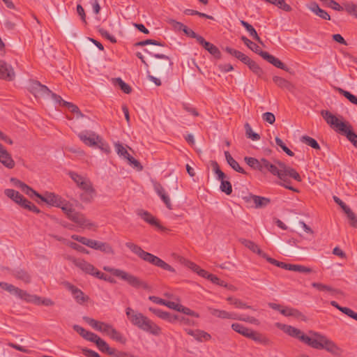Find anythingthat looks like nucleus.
<instances>
[{
    "label": "nucleus",
    "mask_w": 357,
    "mask_h": 357,
    "mask_svg": "<svg viewBox=\"0 0 357 357\" xmlns=\"http://www.w3.org/2000/svg\"><path fill=\"white\" fill-rule=\"evenodd\" d=\"M278 328L282 329L289 335L296 337L316 349H325L333 355L340 356L343 350L340 348L333 341L328 339L326 336L319 333L310 331L312 337L305 335L300 329L291 326L277 324Z\"/></svg>",
    "instance_id": "f257e3e1"
},
{
    "label": "nucleus",
    "mask_w": 357,
    "mask_h": 357,
    "mask_svg": "<svg viewBox=\"0 0 357 357\" xmlns=\"http://www.w3.org/2000/svg\"><path fill=\"white\" fill-rule=\"evenodd\" d=\"M126 314L130 323L139 329L155 336L161 333V328L142 313L128 307Z\"/></svg>",
    "instance_id": "f03ea898"
},
{
    "label": "nucleus",
    "mask_w": 357,
    "mask_h": 357,
    "mask_svg": "<svg viewBox=\"0 0 357 357\" xmlns=\"http://www.w3.org/2000/svg\"><path fill=\"white\" fill-rule=\"evenodd\" d=\"M321 116L333 129L345 135L353 145L357 147V135L352 130L351 126L348 122L340 121L338 117L328 110L321 111Z\"/></svg>",
    "instance_id": "7ed1b4c3"
},
{
    "label": "nucleus",
    "mask_w": 357,
    "mask_h": 357,
    "mask_svg": "<svg viewBox=\"0 0 357 357\" xmlns=\"http://www.w3.org/2000/svg\"><path fill=\"white\" fill-rule=\"evenodd\" d=\"M321 116L333 129L345 135L353 145L357 147V135L352 130L351 126L348 122L340 121L338 117L328 110L321 111Z\"/></svg>",
    "instance_id": "20e7f679"
},
{
    "label": "nucleus",
    "mask_w": 357,
    "mask_h": 357,
    "mask_svg": "<svg viewBox=\"0 0 357 357\" xmlns=\"http://www.w3.org/2000/svg\"><path fill=\"white\" fill-rule=\"evenodd\" d=\"M244 160L248 166L255 170L259 171L263 174L271 173L278 178L281 177L280 167L277 163V162H281L279 160L273 159L270 161L265 158L257 159L252 157H245Z\"/></svg>",
    "instance_id": "39448f33"
},
{
    "label": "nucleus",
    "mask_w": 357,
    "mask_h": 357,
    "mask_svg": "<svg viewBox=\"0 0 357 357\" xmlns=\"http://www.w3.org/2000/svg\"><path fill=\"white\" fill-rule=\"evenodd\" d=\"M103 270L112 273L113 275L127 282L130 285L135 288H147V284L142 281L139 278L126 272L125 271L111 268L109 266H104Z\"/></svg>",
    "instance_id": "423d86ee"
},
{
    "label": "nucleus",
    "mask_w": 357,
    "mask_h": 357,
    "mask_svg": "<svg viewBox=\"0 0 357 357\" xmlns=\"http://www.w3.org/2000/svg\"><path fill=\"white\" fill-rule=\"evenodd\" d=\"M231 328L236 333L242 335L243 336L250 338L256 342L261 343L263 344H268L270 343L269 339H268L264 335L253 331L251 328L244 326L243 325L238 323H233L231 326Z\"/></svg>",
    "instance_id": "0eeeda50"
},
{
    "label": "nucleus",
    "mask_w": 357,
    "mask_h": 357,
    "mask_svg": "<svg viewBox=\"0 0 357 357\" xmlns=\"http://www.w3.org/2000/svg\"><path fill=\"white\" fill-rule=\"evenodd\" d=\"M78 137L82 142L89 146H98L105 152L109 151L108 145L94 132L85 130L79 133Z\"/></svg>",
    "instance_id": "6e6552de"
},
{
    "label": "nucleus",
    "mask_w": 357,
    "mask_h": 357,
    "mask_svg": "<svg viewBox=\"0 0 357 357\" xmlns=\"http://www.w3.org/2000/svg\"><path fill=\"white\" fill-rule=\"evenodd\" d=\"M211 166L217 176V179L221 181L220 187L221 191L228 195H230L232 192V187L229 181L225 180L226 178L225 174L220 169L219 165L216 161H211Z\"/></svg>",
    "instance_id": "1a4fd4ad"
},
{
    "label": "nucleus",
    "mask_w": 357,
    "mask_h": 357,
    "mask_svg": "<svg viewBox=\"0 0 357 357\" xmlns=\"http://www.w3.org/2000/svg\"><path fill=\"white\" fill-rule=\"evenodd\" d=\"M83 192L79 195L80 200L84 203H90L96 195V191L90 179L88 178L79 188Z\"/></svg>",
    "instance_id": "9d476101"
},
{
    "label": "nucleus",
    "mask_w": 357,
    "mask_h": 357,
    "mask_svg": "<svg viewBox=\"0 0 357 357\" xmlns=\"http://www.w3.org/2000/svg\"><path fill=\"white\" fill-rule=\"evenodd\" d=\"M68 219L82 229H91L97 227L96 223L86 218L83 213L76 211L73 212Z\"/></svg>",
    "instance_id": "9b49d317"
},
{
    "label": "nucleus",
    "mask_w": 357,
    "mask_h": 357,
    "mask_svg": "<svg viewBox=\"0 0 357 357\" xmlns=\"http://www.w3.org/2000/svg\"><path fill=\"white\" fill-rule=\"evenodd\" d=\"M36 197L40 199L42 202H45L48 205L55 206L61 205V197L54 194V192H45L44 195H40L35 190V193H32V198Z\"/></svg>",
    "instance_id": "f8f14e48"
},
{
    "label": "nucleus",
    "mask_w": 357,
    "mask_h": 357,
    "mask_svg": "<svg viewBox=\"0 0 357 357\" xmlns=\"http://www.w3.org/2000/svg\"><path fill=\"white\" fill-rule=\"evenodd\" d=\"M153 56L157 59H163V62L156 61L154 63V68L157 73L161 74L164 73H167L169 69L172 68V62L170 58L162 54H152Z\"/></svg>",
    "instance_id": "ddd939ff"
},
{
    "label": "nucleus",
    "mask_w": 357,
    "mask_h": 357,
    "mask_svg": "<svg viewBox=\"0 0 357 357\" xmlns=\"http://www.w3.org/2000/svg\"><path fill=\"white\" fill-rule=\"evenodd\" d=\"M27 87L29 91L36 97L49 96L51 93V91L48 89L47 86L40 84L38 81L36 80H29Z\"/></svg>",
    "instance_id": "4468645a"
},
{
    "label": "nucleus",
    "mask_w": 357,
    "mask_h": 357,
    "mask_svg": "<svg viewBox=\"0 0 357 357\" xmlns=\"http://www.w3.org/2000/svg\"><path fill=\"white\" fill-rule=\"evenodd\" d=\"M63 285L68 290L71 292L74 299L77 303L82 305L89 301V297L85 295L80 289L77 288L68 282H64Z\"/></svg>",
    "instance_id": "2eb2a0df"
},
{
    "label": "nucleus",
    "mask_w": 357,
    "mask_h": 357,
    "mask_svg": "<svg viewBox=\"0 0 357 357\" xmlns=\"http://www.w3.org/2000/svg\"><path fill=\"white\" fill-rule=\"evenodd\" d=\"M83 319L96 331L104 333L107 335L113 328V326L111 324L97 321L89 317H84Z\"/></svg>",
    "instance_id": "dca6fc26"
},
{
    "label": "nucleus",
    "mask_w": 357,
    "mask_h": 357,
    "mask_svg": "<svg viewBox=\"0 0 357 357\" xmlns=\"http://www.w3.org/2000/svg\"><path fill=\"white\" fill-rule=\"evenodd\" d=\"M278 164L279 167H280V171L282 175L281 177H279V178L282 181H286V177L289 176L291 178H293L297 181H301V177L299 175V174L293 168L287 166L284 162H277Z\"/></svg>",
    "instance_id": "f3484780"
},
{
    "label": "nucleus",
    "mask_w": 357,
    "mask_h": 357,
    "mask_svg": "<svg viewBox=\"0 0 357 357\" xmlns=\"http://www.w3.org/2000/svg\"><path fill=\"white\" fill-rule=\"evenodd\" d=\"M69 259L73 262V264L84 272L86 274H89L93 275L96 271V268L94 267L93 265L85 261L83 259H77L75 257H70Z\"/></svg>",
    "instance_id": "a211bd4d"
},
{
    "label": "nucleus",
    "mask_w": 357,
    "mask_h": 357,
    "mask_svg": "<svg viewBox=\"0 0 357 357\" xmlns=\"http://www.w3.org/2000/svg\"><path fill=\"white\" fill-rule=\"evenodd\" d=\"M15 76V74L12 66L0 59V79L11 81Z\"/></svg>",
    "instance_id": "6ab92c4d"
},
{
    "label": "nucleus",
    "mask_w": 357,
    "mask_h": 357,
    "mask_svg": "<svg viewBox=\"0 0 357 357\" xmlns=\"http://www.w3.org/2000/svg\"><path fill=\"white\" fill-rule=\"evenodd\" d=\"M153 188L157 193V195L160 197L162 201L164 202L165 206L168 209H172V204L171 203V200L169 197L167 195L165 188L162 187V185L157 182H153Z\"/></svg>",
    "instance_id": "aec40b11"
},
{
    "label": "nucleus",
    "mask_w": 357,
    "mask_h": 357,
    "mask_svg": "<svg viewBox=\"0 0 357 357\" xmlns=\"http://www.w3.org/2000/svg\"><path fill=\"white\" fill-rule=\"evenodd\" d=\"M149 310L150 312H153L154 314H155L157 317L162 319L166 320L172 324L177 322V314H171L169 312L162 311L160 309L151 307H150Z\"/></svg>",
    "instance_id": "412c9836"
},
{
    "label": "nucleus",
    "mask_w": 357,
    "mask_h": 357,
    "mask_svg": "<svg viewBox=\"0 0 357 357\" xmlns=\"http://www.w3.org/2000/svg\"><path fill=\"white\" fill-rule=\"evenodd\" d=\"M0 162L8 169L15 167V161L3 145H0Z\"/></svg>",
    "instance_id": "4be33fe9"
},
{
    "label": "nucleus",
    "mask_w": 357,
    "mask_h": 357,
    "mask_svg": "<svg viewBox=\"0 0 357 357\" xmlns=\"http://www.w3.org/2000/svg\"><path fill=\"white\" fill-rule=\"evenodd\" d=\"M207 310L213 316L220 319L236 320V318H237L236 314L226 310L215 309L211 307H208Z\"/></svg>",
    "instance_id": "5701e85b"
},
{
    "label": "nucleus",
    "mask_w": 357,
    "mask_h": 357,
    "mask_svg": "<svg viewBox=\"0 0 357 357\" xmlns=\"http://www.w3.org/2000/svg\"><path fill=\"white\" fill-rule=\"evenodd\" d=\"M259 55L265 60H266L268 63H271L274 66L278 68L284 70L285 71H288V67L283 63L280 59L270 54L267 52H260Z\"/></svg>",
    "instance_id": "b1692460"
},
{
    "label": "nucleus",
    "mask_w": 357,
    "mask_h": 357,
    "mask_svg": "<svg viewBox=\"0 0 357 357\" xmlns=\"http://www.w3.org/2000/svg\"><path fill=\"white\" fill-rule=\"evenodd\" d=\"M71 238L77 241L79 243H81L83 245H85L91 248H93L94 250H99L100 245L101 244V241L87 238L84 236H78L76 234H73L71 236Z\"/></svg>",
    "instance_id": "393cba45"
},
{
    "label": "nucleus",
    "mask_w": 357,
    "mask_h": 357,
    "mask_svg": "<svg viewBox=\"0 0 357 357\" xmlns=\"http://www.w3.org/2000/svg\"><path fill=\"white\" fill-rule=\"evenodd\" d=\"M185 331L187 334L192 336L196 340L199 342H202L203 340L208 341L211 338V335L209 333L202 330H192L185 328Z\"/></svg>",
    "instance_id": "a878e982"
},
{
    "label": "nucleus",
    "mask_w": 357,
    "mask_h": 357,
    "mask_svg": "<svg viewBox=\"0 0 357 357\" xmlns=\"http://www.w3.org/2000/svg\"><path fill=\"white\" fill-rule=\"evenodd\" d=\"M247 201L253 202L256 208H264L271 203L269 198L253 195L247 197Z\"/></svg>",
    "instance_id": "bb28decb"
},
{
    "label": "nucleus",
    "mask_w": 357,
    "mask_h": 357,
    "mask_svg": "<svg viewBox=\"0 0 357 357\" xmlns=\"http://www.w3.org/2000/svg\"><path fill=\"white\" fill-rule=\"evenodd\" d=\"M240 242L243 245H245L246 248L250 249L251 251L257 253V255H259L260 257H263L264 259H266V258L267 257L268 255L266 253H265L264 251H262L259 248V246L256 243H255L253 241H251L250 240H247L245 238H241V239H240Z\"/></svg>",
    "instance_id": "cd10ccee"
},
{
    "label": "nucleus",
    "mask_w": 357,
    "mask_h": 357,
    "mask_svg": "<svg viewBox=\"0 0 357 357\" xmlns=\"http://www.w3.org/2000/svg\"><path fill=\"white\" fill-rule=\"evenodd\" d=\"M137 214L151 225L155 226L158 228H161V226L158 220L149 212L143 209H138L137 211Z\"/></svg>",
    "instance_id": "c85d7f7f"
},
{
    "label": "nucleus",
    "mask_w": 357,
    "mask_h": 357,
    "mask_svg": "<svg viewBox=\"0 0 357 357\" xmlns=\"http://www.w3.org/2000/svg\"><path fill=\"white\" fill-rule=\"evenodd\" d=\"M10 181L14 186L19 188L24 193L32 198V193H35V190L33 188L17 178H11Z\"/></svg>",
    "instance_id": "c756f323"
},
{
    "label": "nucleus",
    "mask_w": 357,
    "mask_h": 357,
    "mask_svg": "<svg viewBox=\"0 0 357 357\" xmlns=\"http://www.w3.org/2000/svg\"><path fill=\"white\" fill-rule=\"evenodd\" d=\"M308 8L312 12H313L315 15H317V16L321 17V19L326 20H331V17L328 15V13L326 11H325L324 10L320 8L319 5L317 3H315V2L311 3L308 6Z\"/></svg>",
    "instance_id": "7c9ffc66"
},
{
    "label": "nucleus",
    "mask_w": 357,
    "mask_h": 357,
    "mask_svg": "<svg viewBox=\"0 0 357 357\" xmlns=\"http://www.w3.org/2000/svg\"><path fill=\"white\" fill-rule=\"evenodd\" d=\"M225 155L226 160L228 163V165L235 171L237 172L246 174V172L244 171V169L239 165L238 162L235 160L233 157L231 155L229 151H225Z\"/></svg>",
    "instance_id": "2f4dec72"
},
{
    "label": "nucleus",
    "mask_w": 357,
    "mask_h": 357,
    "mask_svg": "<svg viewBox=\"0 0 357 357\" xmlns=\"http://www.w3.org/2000/svg\"><path fill=\"white\" fill-rule=\"evenodd\" d=\"M226 300L229 302V304L233 305L236 308L256 310L252 306L247 305V303L239 298L229 296L227 297Z\"/></svg>",
    "instance_id": "473e14b6"
},
{
    "label": "nucleus",
    "mask_w": 357,
    "mask_h": 357,
    "mask_svg": "<svg viewBox=\"0 0 357 357\" xmlns=\"http://www.w3.org/2000/svg\"><path fill=\"white\" fill-rule=\"evenodd\" d=\"M97 347L102 352L107 353L108 355L114 356L116 350L109 346V344L102 339L99 337L96 343Z\"/></svg>",
    "instance_id": "72a5a7b5"
},
{
    "label": "nucleus",
    "mask_w": 357,
    "mask_h": 357,
    "mask_svg": "<svg viewBox=\"0 0 357 357\" xmlns=\"http://www.w3.org/2000/svg\"><path fill=\"white\" fill-rule=\"evenodd\" d=\"M4 194L18 205L21 204L24 198L18 191L13 189H6Z\"/></svg>",
    "instance_id": "f704fd0d"
},
{
    "label": "nucleus",
    "mask_w": 357,
    "mask_h": 357,
    "mask_svg": "<svg viewBox=\"0 0 357 357\" xmlns=\"http://www.w3.org/2000/svg\"><path fill=\"white\" fill-rule=\"evenodd\" d=\"M240 22H241V25L247 30V31L249 33L250 36L253 39L257 40L258 43L263 44V42L261 40V38H259V36H258L256 30L251 24H250L248 22H247L244 20H241Z\"/></svg>",
    "instance_id": "c9c22d12"
},
{
    "label": "nucleus",
    "mask_w": 357,
    "mask_h": 357,
    "mask_svg": "<svg viewBox=\"0 0 357 357\" xmlns=\"http://www.w3.org/2000/svg\"><path fill=\"white\" fill-rule=\"evenodd\" d=\"M61 205L56 206V207L60 208L62 211L66 214L68 218L73 213L75 209L73 207V205L66 199L61 198Z\"/></svg>",
    "instance_id": "e433bc0d"
},
{
    "label": "nucleus",
    "mask_w": 357,
    "mask_h": 357,
    "mask_svg": "<svg viewBox=\"0 0 357 357\" xmlns=\"http://www.w3.org/2000/svg\"><path fill=\"white\" fill-rule=\"evenodd\" d=\"M225 50L229 53V54L234 56V57L237 58L240 61H241L243 63H248L249 61L250 57L246 56L245 54L242 53L241 52L236 50L235 49H233L231 47H227Z\"/></svg>",
    "instance_id": "4c0bfd02"
},
{
    "label": "nucleus",
    "mask_w": 357,
    "mask_h": 357,
    "mask_svg": "<svg viewBox=\"0 0 357 357\" xmlns=\"http://www.w3.org/2000/svg\"><path fill=\"white\" fill-rule=\"evenodd\" d=\"M312 286L313 287L316 288L317 289H318L319 291H328L331 295H335L340 292L339 290L334 289L331 286H328V285H326V284H324L322 283H319V282H313V283H312Z\"/></svg>",
    "instance_id": "58836bf2"
},
{
    "label": "nucleus",
    "mask_w": 357,
    "mask_h": 357,
    "mask_svg": "<svg viewBox=\"0 0 357 357\" xmlns=\"http://www.w3.org/2000/svg\"><path fill=\"white\" fill-rule=\"evenodd\" d=\"M151 264L160 267L164 270L168 271L172 273H175V269L171 266L169 264L158 257L157 256L155 257V259H153V262Z\"/></svg>",
    "instance_id": "ea45409f"
},
{
    "label": "nucleus",
    "mask_w": 357,
    "mask_h": 357,
    "mask_svg": "<svg viewBox=\"0 0 357 357\" xmlns=\"http://www.w3.org/2000/svg\"><path fill=\"white\" fill-rule=\"evenodd\" d=\"M273 81L278 87L281 89H286L287 90H291L292 89L291 84L281 77L274 76L273 77Z\"/></svg>",
    "instance_id": "a19ab883"
},
{
    "label": "nucleus",
    "mask_w": 357,
    "mask_h": 357,
    "mask_svg": "<svg viewBox=\"0 0 357 357\" xmlns=\"http://www.w3.org/2000/svg\"><path fill=\"white\" fill-rule=\"evenodd\" d=\"M241 39L242 40V41L244 43V44L249 48L252 51H253L254 52L258 54L259 55V53L260 52H264V51H262L261 50V48L259 47V46L258 45H257L256 43H255L254 42L251 41L250 39H248L247 37L245 36H242L241 38Z\"/></svg>",
    "instance_id": "79ce46f5"
},
{
    "label": "nucleus",
    "mask_w": 357,
    "mask_h": 357,
    "mask_svg": "<svg viewBox=\"0 0 357 357\" xmlns=\"http://www.w3.org/2000/svg\"><path fill=\"white\" fill-rule=\"evenodd\" d=\"M63 106L68 108V109L75 114L77 119L83 118L85 116L82 113L79 107L72 102L63 101Z\"/></svg>",
    "instance_id": "37998d69"
},
{
    "label": "nucleus",
    "mask_w": 357,
    "mask_h": 357,
    "mask_svg": "<svg viewBox=\"0 0 357 357\" xmlns=\"http://www.w3.org/2000/svg\"><path fill=\"white\" fill-rule=\"evenodd\" d=\"M266 260L271 263V264H273L278 267L282 268L285 270L292 271L293 270V266L294 264H286L282 261H277L275 259H273L267 255V257L266 258Z\"/></svg>",
    "instance_id": "c03bdc74"
},
{
    "label": "nucleus",
    "mask_w": 357,
    "mask_h": 357,
    "mask_svg": "<svg viewBox=\"0 0 357 357\" xmlns=\"http://www.w3.org/2000/svg\"><path fill=\"white\" fill-rule=\"evenodd\" d=\"M68 175L78 188L88 178L86 176H83L75 172H69Z\"/></svg>",
    "instance_id": "a18cd8bd"
},
{
    "label": "nucleus",
    "mask_w": 357,
    "mask_h": 357,
    "mask_svg": "<svg viewBox=\"0 0 357 357\" xmlns=\"http://www.w3.org/2000/svg\"><path fill=\"white\" fill-rule=\"evenodd\" d=\"M20 206L22 208L27 209L30 211H32L35 213H40V209L36 207L32 202L26 199L25 197L24 198L23 201L20 204Z\"/></svg>",
    "instance_id": "49530a36"
},
{
    "label": "nucleus",
    "mask_w": 357,
    "mask_h": 357,
    "mask_svg": "<svg viewBox=\"0 0 357 357\" xmlns=\"http://www.w3.org/2000/svg\"><path fill=\"white\" fill-rule=\"evenodd\" d=\"M112 340L119 342L122 344H125L126 342V339L123 335L116 331L114 327L111 330L110 333L108 335Z\"/></svg>",
    "instance_id": "de8ad7c7"
},
{
    "label": "nucleus",
    "mask_w": 357,
    "mask_h": 357,
    "mask_svg": "<svg viewBox=\"0 0 357 357\" xmlns=\"http://www.w3.org/2000/svg\"><path fill=\"white\" fill-rule=\"evenodd\" d=\"M245 64L248 65L249 68L257 76L261 77L263 75V70L255 61L252 60L250 58L249 59V61Z\"/></svg>",
    "instance_id": "09e8293b"
},
{
    "label": "nucleus",
    "mask_w": 357,
    "mask_h": 357,
    "mask_svg": "<svg viewBox=\"0 0 357 357\" xmlns=\"http://www.w3.org/2000/svg\"><path fill=\"white\" fill-rule=\"evenodd\" d=\"M126 246L130 249L133 253L137 255L139 258L142 257L143 254L144 253V250H142L141 247L139 245L132 243V242H127L126 243Z\"/></svg>",
    "instance_id": "8fccbe9b"
},
{
    "label": "nucleus",
    "mask_w": 357,
    "mask_h": 357,
    "mask_svg": "<svg viewBox=\"0 0 357 357\" xmlns=\"http://www.w3.org/2000/svg\"><path fill=\"white\" fill-rule=\"evenodd\" d=\"M301 141L303 143L311 146L312 148H313L314 149H317V150L320 149V146H319V144L317 143V142L314 139H313L309 136H307V135L302 136L301 138Z\"/></svg>",
    "instance_id": "3c124183"
},
{
    "label": "nucleus",
    "mask_w": 357,
    "mask_h": 357,
    "mask_svg": "<svg viewBox=\"0 0 357 357\" xmlns=\"http://www.w3.org/2000/svg\"><path fill=\"white\" fill-rule=\"evenodd\" d=\"M245 135L248 138L251 139L253 141H257L260 139V135L252 131L250 125L248 123L245 124Z\"/></svg>",
    "instance_id": "603ef678"
},
{
    "label": "nucleus",
    "mask_w": 357,
    "mask_h": 357,
    "mask_svg": "<svg viewBox=\"0 0 357 357\" xmlns=\"http://www.w3.org/2000/svg\"><path fill=\"white\" fill-rule=\"evenodd\" d=\"M13 275L17 279L21 280L23 282H24L25 283H29L31 281V278H30L29 275L26 271H24L23 270L15 271L13 273Z\"/></svg>",
    "instance_id": "864d4df0"
},
{
    "label": "nucleus",
    "mask_w": 357,
    "mask_h": 357,
    "mask_svg": "<svg viewBox=\"0 0 357 357\" xmlns=\"http://www.w3.org/2000/svg\"><path fill=\"white\" fill-rule=\"evenodd\" d=\"M114 84L118 85L121 89L126 94H129L132 91L131 87L128 84L124 82L120 77L116 78L114 79Z\"/></svg>",
    "instance_id": "5fc2aeb1"
},
{
    "label": "nucleus",
    "mask_w": 357,
    "mask_h": 357,
    "mask_svg": "<svg viewBox=\"0 0 357 357\" xmlns=\"http://www.w3.org/2000/svg\"><path fill=\"white\" fill-rule=\"evenodd\" d=\"M115 150L117 154L125 159H127L130 157V154L128 153L127 149L119 142L116 143L114 144Z\"/></svg>",
    "instance_id": "6e6d98bb"
},
{
    "label": "nucleus",
    "mask_w": 357,
    "mask_h": 357,
    "mask_svg": "<svg viewBox=\"0 0 357 357\" xmlns=\"http://www.w3.org/2000/svg\"><path fill=\"white\" fill-rule=\"evenodd\" d=\"M338 92L344 96L347 99L349 100L351 103L354 105H357V96L351 94L350 92L345 91L341 88L337 89Z\"/></svg>",
    "instance_id": "4d7b16f0"
},
{
    "label": "nucleus",
    "mask_w": 357,
    "mask_h": 357,
    "mask_svg": "<svg viewBox=\"0 0 357 357\" xmlns=\"http://www.w3.org/2000/svg\"><path fill=\"white\" fill-rule=\"evenodd\" d=\"M19 298L26 301V302H29L31 301L32 295L29 294L26 291H24L20 288H17L15 294H14Z\"/></svg>",
    "instance_id": "13d9d810"
},
{
    "label": "nucleus",
    "mask_w": 357,
    "mask_h": 357,
    "mask_svg": "<svg viewBox=\"0 0 357 357\" xmlns=\"http://www.w3.org/2000/svg\"><path fill=\"white\" fill-rule=\"evenodd\" d=\"M236 320H239L245 322H248L249 324H255V325H259L260 322L259 321L253 317L250 316H238L237 315V318H236Z\"/></svg>",
    "instance_id": "bf43d9fd"
},
{
    "label": "nucleus",
    "mask_w": 357,
    "mask_h": 357,
    "mask_svg": "<svg viewBox=\"0 0 357 357\" xmlns=\"http://www.w3.org/2000/svg\"><path fill=\"white\" fill-rule=\"evenodd\" d=\"M146 45H158V46H161V47L165 46V43H161L158 40H152V39H147L145 40L139 41L135 44L136 46H142V47Z\"/></svg>",
    "instance_id": "052dcab7"
},
{
    "label": "nucleus",
    "mask_w": 357,
    "mask_h": 357,
    "mask_svg": "<svg viewBox=\"0 0 357 357\" xmlns=\"http://www.w3.org/2000/svg\"><path fill=\"white\" fill-rule=\"evenodd\" d=\"M275 143L276 144L280 146L288 155L289 156H294V153L293 151H291L282 142V140L278 137H275Z\"/></svg>",
    "instance_id": "680f3d73"
},
{
    "label": "nucleus",
    "mask_w": 357,
    "mask_h": 357,
    "mask_svg": "<svg viewBox=\"0 0 357 357\" xmlns=\"http://www.w3.org/2000/svg\"><path fill=\"white\" fill-rule=\"evenodd\" d=\"M274 2L273 5L284 11L289 12L291 10V7L284 0H275Z\"/></svg>",
    "instance_id": "e2e57ef3"
},
{
    "label": "nucleus",
    "mask_w": 357,
    "mask_h": 357,
    "mask_svg": "<svg viewBox=\"0 0 357 357\" xmlns=\"http://www.w3.org/2000/svg\"><path fill=\"white\" fill-rule=\"evenodd\" d=\"M0 287L2 289L7 291L12 294H15L17 288V287H15L14 285L7 283V282H0Z\"/></svg>",
    "instance_id": "0e129e2a"
},
{
    "label": "nucleus",
    "mask_w": 357,
    "mask_h": 357,
    "mask_svg": "<svg viewBox=\"0 0 357 357\" xmlns=\"http://www.w3.org/2000/svg\"><path fill=\"white\" fill-rule=\"evenodd\" d=\"M345 213L350 221V225L353 227L357 228V218L354 213L351 210V208H349V211L345 212Z\"/></svg>",
    "instance_id": "69168bd1"
},
{
    "label": "nucleus",
    "mask_w": 357,
    "mask_h": 357,
    "mask_svg": "<svg viewBox=\"0 0 357 357\" xmlns=\"http://www.w3.org/2000/svg\"><path fill=\"white\" fill-rule=\"evenodd\" d=\"M99 250H100L106 254H109V255L114 254V249L112 248V247L109 244H108L107 243H104V242L101 243L100 248H99Z\"/></svg>",
    "instance_id": "338daca9"
},
{
    "label": "nucleus",
    "mask_w": 357,
    "mask_h": 357,
    "mask_svg": "<svg viewBox=\"0 0 357 357\" xmlns=\"http://www.w3.org/2000/svg\"><path fill=\"white\" fill-rule=\"evenodd\" d=\"M345 10L348 13L355 16L357 18V5L354 3H347L345 6Z\"/></svg>",
    "instance_id": "774afa93"
}]
</instances>
